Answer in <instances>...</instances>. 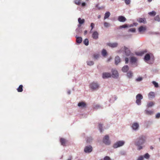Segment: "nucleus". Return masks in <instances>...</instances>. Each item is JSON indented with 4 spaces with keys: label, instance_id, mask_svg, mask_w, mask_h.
<instances>
[{
    "label": "nucleus",
    "instance_id": "f257e3e1",
    "mask_svg": "<svg viewBox=\"0 0 160 160\" xmlns=\"http://www.w3.org/2000/svg\"><path fill=\"white\" fill-rule=\"evenodd\" d=\"M146 138L145 136H142L137 139L135 144L138 147V150H140L142 148V147L141 146V145L145 142Z\"/></svg>",
    "mask_w": 160,
    "mask_h": 160
},
{
    "label": "nucleus",
    "instance_id": "f03ea898",
    "mask_svg": "<svg viewBox=\"0 0 160 160\" xmlns=\"http://www.w3.org/2000/svg\"><path fill=\"white\" fill-rule=\"evenodd\" d=\"M136 103L138 105L141 104V100L143 98L142 95L140 94H138L136 96Z\"/></svg>",
    "mask_w": 160,
    "mask_h": 160
},
{
    "label": "nucleus",
    "instance_id": "7ed1b4c3",
    "mask_svg": "<svg viewBox=\"0 0 160 160\" xmlns=\"http://www.w3.org/2000/svg\"><path fill=\"white\" fill-rule=\"evenodd\" d=\"M89 87L92 89L97 90L98 89L99 85L97 83L93 82L90 84Z\"/></svg>",
    "mask_w": 160,
    "mask_h": 160
},
{
    "label": "nucleus",
    "instance_id": "20e7f679",
    "mask_svg": "<svg viewBox=\"0 0 160 160\" xmlns=\"http://www.w3.org/2000/svg\"><path fill=\"white\" fill-rule=\"evenodd\" d=\"M109 137L108 135H106L104 137L103 140V142L106 145H109L110 143V142L109 141Z\"/></svg>",
    "mask_w": 160,
    "mask_h": 160
},
{
    "label": "nucleus",
    "instance_id": "39448f33",
    "mask_svg": "<svg viewBox=\"0 0 160 160\" xmlns=\"http://www.w3.org/2000/svg\"><path fill=\"white\" fill-rule=\"evenodd\" d=\"M124 143V142L122 141H119L115 143L113 145V147L114 148H116L118 147L122 146Z\"/></svg>",
    "mask_w": 160,
    "mask_h": 160
},
{
    "label": "nucleus",
    "instance_id": "423d86ee",
    "mask_svg": "<svg viewBox=\"0 0 160 160\" xmlns=\"http://www.w3.org/2000/svg\"><path fill=\"white\" fill-rule=\"evenodd\" d=\"M112 76L114 78H117L118 76V71L114 69H112Z\"/></svg>",
    "mask_w": 160,
    "mask_h": 160
},
{
    "label": "nucleus",
    "instance_id": "0eeeda50",
    "mask_svg": "<svg viewBox=\"0 0 160 160\" xmlns=\"http://www.w3.org/2000/svg\"><path fill=\"white\" fill-rule=\"evenodd\" d=\"M84 151L85 152L89 153L92 151V147L91 146H86L85 147Z\"/></svg>",
    "mask_w": 160,
    "mask_h": 160
},
{
    "label": "nucleus",
    "instance_id": "6e6552de",
    "mask_svg": "<svg viewBox=\"0 0 160 160\" xmlns=\"http://www.w3.org/2000/svg\"><path fill=\"white\" fill-rule=\"evenodd\" d=\"M111 76V73L108 72H104L103 73L102 75V77L103 78H106Z\"/></svg>",
    "mask_w": 160,
    "mask_h": 160
},
{
    "label": "nucleus",
    "instance_id": "1a4fd4ad",
    "mask_svg": "<svg viewBox=\"0 0 160 160\" xmlns=\"http://www.w3.org/2000/svg\"><path fill=\"white\" fill-rule=\"evenodd\" d=\"M124 52L125 53V54L127 56H128L130 55V51L129 50L128 48H127L126 47L124 46Z\"/></svg>",
    "mask_w": 160,
    "mask_h": 160
},
{
    "label": "nucleus",
    "instance_id": "9d476101",
    "mask_svg": "<svg viewBox=\"0 0 160 160\" xmlns=\"http://www.w3.org/2000/svg\"><path fill=\"white\" fill-rule=\"evenodd\" d=\"M118 20L120 22H124L126 21V19L124 16H121L118 17Z\"/></svg>",
    "mask_w": 160,
    "mask_h": 160
},
{
    "label": "nucleus",
    "instance_id": "9b49d317",
    "mask_svg": "<svg viewBox=\"0 0 160 160\" xmlns=\"http://www.w3.org/2000/svg\"><path fill=\"white\" fill-rule=\"evenodd\" d=\"M98 33L96 31L94 32L92 34V38L95 39H97L98 38Z\"/></svg>",
    "mask_w": 160,
    "mask_h": 160
},
{
    "label": "nucleus",
    "instance_id": "f8f14e48",
    "mask_svg": "<svg viewBox=\"0 0 160 160\" xmlns=\"http://www.w3.org/2000/svg\"><path fill=\"white\" fill-rule=\"evenodd\" d=\"M139 127V125L137 122L134 123L132 126V128L133 129L136 130Z\"/></svg>",
    "mask_w": 160,
    "mask_h": 160
},
{
    "label": "nucleus",
    "instance_id": "ddd939ff",
    "mask_svg": "<svg viewBox=\"0 0 160 160\" xmlns=\"http://www.w3.org/2000/svg\"><path fill=\"white\" fill-rule=\"evenodd\" d=\"M146 29L145 27H143V26H140L138 29L139 32L141 33L142 32H144Z\"/></svg>",
    "mask_w": 160,
    "mask_h": 160
},
{
    "label": "nucleus",
    "instance_id": "4468645a",
    "mask_svg": "<svg viewBox=\"0 0 160 160\" xmlns=\"http://www.w3.org/2000/svg\"><path fill=\"white\" fill-rule=\"evenodd\" d=\"M60 142L61 144V145L63 146H66V143L67 142L66 140L62 138L60 139Z\"/></svg>",
    "mask_w": 160,
    "mask_h": 160
},
{
    "label": "nucleus",
    "instance_id": "2eb2a0df",
    "mask_svg": "<svg viewBox=\"0 0 160 160\" xmlns=\"http://www.w3.org/2000/svg\"><path fill=\"white\" fill-rule=\"evenodd\" d=\"M145 113L146 114L148 115H152L153 113V111L151 110H146L145 111Z\"/></svg>",
    "mask_w": 160,
    "mask_h": 160
},
{
    "label": "nucleus",
    "instance_id": "dca6fc26",
    "mask_svg": "<svg viewBox=\"0 0 160 160\" xmlns=\"http://www.w3.org/2000/svg\"><path fill=\"white\" fill-rule=\"evenodd\" d=\"M138 21L140 23H145L146 22V19L145 18H139L138 19Z\"/></svg>",
    "mask_w": 160,
    "mask_h": 160
},
{
    "label": "nucleus",
    "instance_id": "f3484780",
    "mask_svg": "<svg viewBox=\"0 0 160 160\" xmlns=\"http://www.w3.org/2000/svg\"><path fill=\"white\" fill-rule=\"evenodd\" d=\"M108 45L112 48H115L117 46L118 44L117 43L115 42L113 43H108Z\"/></svg>",
    "mask_w": 160,
    "mask_h": 160
},
{
    "label": "nucleus",
    "instance_id": "a211bd4d",
    "mask_svg": "<svg viewBox=\"0 0 160 160\" xmlns=\"http://www.w3.org/2000/svg\"><path fill=\"white\" fill-rule=\"evenodd\" d=\"M78 106L79 107H81L82 108H84L86 107V104L85 102H79L78 104Z\"/></svg>",
    "mask_w": 160,
    "mask_h": 160
},
{
    "label": "nucleus",
    "instance_id": "6ab92c4d",
    "mask_svg": "<svg viewBox=\"0 0 160 160\" xmlns=\"http://www.w3.org/2000/svg\"><path fill=\"white\" fill-rule=\"evenodd\" d=\"M148 98H152L155 97V93L153 92H150L148 95Z\"/></svg>",
    "mask_w": 160,
    "mask_h": 160
},
{
    "label": "nucleus",
    "instance_id": "aec40b11",
    "mask_svg": "<svg viewBox=\"0 0 160 160\" xmlns=\"http://www.w3.org/2000/svg\"><path fill=\"white\" fill-rule=\"evenodd\" d=\"M120 62V59L119 57L117 56L115 58V63L117 65Z\"/></svg>",
    "mask_w": 160,
    "mask_h": 160
},
{
    "label": "nucleus",
    "instance_id": "412c9836",
    "mask_svg": "<svg viewBox=\"0 0 160 160\" xmlns=\"http://www.w3.org/2000/svg\"><path fill=\"white\" fill-rule=\"evenodd\" d=\"M128 67L127 65H126L122 67V70L124 72H126L128 70Z\"/></svg>",
    "mask_w": 160,
    "mask_h": 160
},
{
    "label": "nucleus",
    "instance_id": "4be33fe9",
    "mask_svg": "<svg viewBox=\"0 0 160 160\" xmlns=\"http://www.w3.org/2000/svg\"><path fill=\"white\" fill-rule=\"evenodd\" d=\"M76 42L78 43H80L82 41V38L81 37H76Z\"/></svg>",
    "mask_w": 160,
    "mask_h": 160
},
{
    "label": "nucleus",
    "instance_id": "5701e85b",
    "mask_svg": "<svg viewBox=\"0 0 160 160\" xmlns=\"http://www.w3.org/2000/svg\"><path fill=\"white\" fill-rule=\"evenodd\" d=\"M137 58L134 57H131L130 58V62L132 63L135 62L137 61Z\"/></svg>",
    "mask_w": 160,
    "mask_h": 160
},
{
    "label": "nucleus",
    "instance_id": "b1692460",
    "mask_svg": "<svg viewBox=\"0 0 160 160\" xmlns=\"http://www.w3.org/2000/svg\"><path fill=\"white\" fill-rule=\"evenodd\" d=\"M128 27V25L127 24H125L122 25L120 26L118 28V29H121L122 28H126Z\"/></svg>",
    "mask_w": 160,
    "mask_h": 160
},
{
    "label": "nucleus",
    "instance_id": "393cba45",
    "mask_svg": "<svg viewBox=\"0 0 160 160\" xmlns=\"http://www.w3.org/2000/svg\"><path fill=\"white\" fill-rule=\"evenodd\" d=\"M23 86L22 85H20L18 88L17 89V90L18 92H21L23 91Z\"/></svg>",
    "mask_w": 160,
    "mask_h": 160
},
{
    "label": "nucleus",
    "instance_id": "a878e982",
    "mask_svg": "<svg viewBox=\"0 0 160 160\" xmlns=\"http://www.w3.org/2000/svg\"><path fill=\"white\" fill-rule=\"evenodd\" d=\"M150 59V56L148 54L146 55L144 57V60L145 61H148Z\"/></svg>",
    "mask_w": 160,
    "mask_h": 160
},
{
    "label": "nucleus",
    "instance_id": "bb28decb",
    "mask_svg": "<svg viewBox=\"0 0 160 160\" xmlns=\"http://www.w3.org/2000/svg\"><path fill=\"white\" fill-rule=\"evenodd\" d=\"M110 15V12H106L105 14L104 19H105L108 18L109 17Z\"/></svg>",
    "mask_w": 160,
    "mask_h": 160
},
{
    "label": "nucleus",
    "instance_id": "cd10ccee",
    "mask_svg": "<svg viewBox=\"0 0 160 160\" xmlns=\"http://www.w3.org/2000/svg\"><path fill=\"white\" fill-rule=\"evenodd\" d=\"M78 20L79 23L80 24H83L85 22L84 19H81L80 18H78Z\"/></svg>",
    "mask_w": 160,
    "mask_h": 160
},
{
    "label": "nucleus",
    "instance_id": "c85d7f7f",
    "mask_svg": "<svg viewBox=\"0 0 160 160\" xmlns=\"http://www.w3.org/2000/svg\"><path fill=\"white\" fill-rule=\"evenodd\" d=\"M132 75H133L132 73L130 71L129 72L127 73V76L129 78H131L132 77Z\"/></svg>",
    "mask_w": 160,
    "mask_h": 160
},
{
    "label": "nucleus",
    "instance_id": "c756f323",
    "mask_svg": "<svg viewBox=\"0 0 160 160\" xmlns=\"http://www.w3.org/2000/svg\"><path fill=\"white\" fill-rule=\"evenodd\" d=\"M154 104V103L152 102H148L147 105V107H150L152 106H153Z\"/></svg>",
    "mask_w": 160,
    "mask_h": 160
},
{
    "label": "nucleus",
    "instance_id": "7c9ffc66",
    "mask_svg": "<svg viewBox=\"0 0 160 160\" xmlns=\"http://www.w3.org/2000/svg\"><path fill=\"white\" fill-rule=\"evenodd\" d=\"M102 54L103 56H105L107 55V52L105 49H103L102 52Z\"/></svg>",
    "mask_w": 160,
    "mask_h": 160
},
{
    "label": "nucleus",
    "instance_id": "2f4dec72",
    "mask_svg": "<svg viewBox=\"0 0 160 160\" xmlns=\"http://www.w3.org/2000/svg\"><path fill=\"white\" fill-rule=\"evenodd\" d=\"M83 43L86 46L88 45L89 44V41L88 39H85L83 41Z\"/></svg>",
    "mask_w": 160,
    "mask_h": 160
},
{
    "label": "nucleus",
    "instance_id": "473e14b6",
    "mask_svg": "<svg viewBox=\"0 0 160 160\" xmlns=\"http://www.w3.org/2000/svg\"><path fill=\"white\" fill-rule=\"evenodd\" d=\"M99 57V55L98 54H94L93 55V58L95 59H97Z\"/></svg>",
    "mask_w": 160,
    "mask_h": 160
},
{
    "label": "nucleus",
    "instance_id": "72a5a7b5",
    "mask_svg": "<svg viewBox=\"0 0 160 160\" xmlns=\"http://www.w3.org/2000/svg\"><path fill=\"white\" fill-rule=\"evenodd\" d=\"M156 12L154 11H152V12H150L148 13L151 16H154L156 14Z\"/></svg>",
    "mask_w": 160,
    "mask_h": 160
},
{
    "label": "nucleus",
    "instance_id": "f704fd0d",
    "mask_svg": "<svg viewBox=\"0 0 160 160\" xmlns=\"http://www.w3.org/2000/svg\"><path fill=\"white\" fill-rule=\"evenodd\" d=\"M87 64L89 66H91L94 64V62L92 61H89L87 62Z\"/></svg>",
    "mask_w": 160,
    "mask_h": 160
},
{
    "label": "nucleus",
    "instance_id": "c9c22d12",
    "mask_svg": "<svg viewBox=\"0 0 160 160\" xmlns=\"http://www.w3.org/2000/svg\"><path fill=\"white\" fill-rule=\"evenodd\" d=\"M75 2L76 4L79 5L81 4V0H75Z\"/></svg>",
    "mask_w": 160,
    "mask_h": 160
},
{
    "label": "nucleus",
    "instance_id": "e433bc0d",
    "mask_svg": "<svg viewBox=\"0 0 160 160\" xmlns=\"http://www.w3.org/2000/svg\"><path fill=\"white\" fill-rule=\"evenodd\" d=\"M152 83L154 85V86L155 87L158 88V87L159 86H158V83L156 82L153 81L152 82Z\"/></svg>",
    "mask_w": 160,
    "mask_h": 160
},
{
    "label": "nucleus",
    "instance_id": "4c0bfd02",
    "mask_svg": "<svg viewBox=\"0 0 160 160\" xmlns=\"http://www.w3.org/2000/svg\"><path fill=\"white\" fill-rule=\"evenodd\" d=\"M104 25L105 27L106 28L110 26V25L109 23L107 22H105L104 23Z\"/></svg>",
    "mask_w": 160,
    "mask_h": 160
},
{
    "label": "nucleus",
    "instance_id": "58836bf2",
    "mask_svg": "<svg viewBox=\"0 0 160 160\" xmlns=\"http://www.w3.org/2000/svg\"><path fill=\"white\" fill-rule=\"evenodd\" d=\"M99 128L100 132H102V125L101 124H99L98 125Z\"/></svg>",
    "mask_w": 160,
    "mask_h": 160
},
{
    "label": "nucleus",
    "instance_id": "ea45409f",
    "mask_svg": "<svg viewBox=\"0 0 160 160\" xmlns=\"http://www.w3.org/2000/svg\"><path fill=\"white\" fill-rule=\"evenodd\" d=\"M154 19L156 21H160V18L158 15L156 16L154 18Z\"/></svg>",
    "mask_w": 160,
    "mask_h": 160
},
{
    "label": "nucleus",
    "instance_id": "a19ab883",
    "mask_svg": "<svg viewBox=\"0 0 160 160\" xmlns=\"http://www.w3.org/2000/svg\"><path fill=\"white\" fill-rule=\"evenodd\" d=\"M136 31V29L135 28H131L128 30V31L129 32H135Z\"/></svg>",
    "mask_w": 160,
    "mask_h": 160
},
{
    "label": "nucleus",
    "instance_id": "79ce46f5",
    "mask_svg": "<svg viewBox=\"0 0 160 160\" xmlns=\"http://www.w3.org/2000/svg\"><path fill=\"white\" fill-rule=\"evenodd\" d=\"M100 160H111L110 158L108 156L105 157L103 159H101Z\"/></svg>",
    "mask_w": 160,
    "mask_h": 160
},
{
    "label": "nucleus",
    "instance_id": "37998d69",
    "mask_svg": "<svg viewBox=\"0 0 160 160\" xmlns=\"http://www.w3.org/2000/svg\"><path fill=\"white\" fill-rule=\"evenodd\" d=\"M144 157L148 159L149 157V155L148 153H146L144 155Z\"/></svg>",
    "mask_w": 160,
    "mask_h": 160
},
{
    "label": "nucleus",
    "instance_id": "c03bdc74",
    "mask_svg": "<svg viewBox=\"0 0 160 160\" xmlns=\"http://www.w3.org/2000/svg\"><path fill=\"white\" fill-rule=\"evenodd\" d=\"M91 26L92 28L91 29V31H92V30L93 29V28L94 27V24L93 23H92L91 24Z\"/></svg>",
    "mask_w": 160,
    "mask_h": 160
},
{
    "label": "nucleus",
    "instance_id": "a18cd8bd",
    "mask_svg": "<svg viewBox=\"0 0 160 160\" xmlns=\"http://www.w3.org/2000/svg\"><path fill=\"white\" fill-rule=\"evenodd\" d=\"M142 80V78L141 77H139L136 79V80L137 81H140Z\"/></svg>",
    "mask_w": 160,
    "mask_h": 160
},
{
    "label": "nucleus",
    "instance_id": "49530a36",
    "mask_svg": "<svg viewBox=\"0 0 160 160\" xmlns=\"http://www.w3.org/2000/svg\"><path fill=\"white\" fill-rule=\"evenodd\" d=\"M160 117V113H157L156 116V118H158Z\"/></svg>",
    "mask_w": 160,
    "mask_h": 160
},
{
    "label": "nucleus",
    "instance_id": "de8ad7c7",
    "mask_svg": "<svg viewBox=\"0 0 160 160\" xmlns=\"http://www.w3.org/2000/svg\"><path fill=\"white\" fill-rule=\"evenodd\" d=\"M143 158L142 156H141L137 160H143Z\"/></svg>",
    "mask_w": 160,
    "mask_h": 160
},
{
    "label": "nucleus",
    "instance_id": "09e8293b",
    "mask_svg": "<svg viewBox=\"0 0 160 160\" xmlns=\"http://www.w3.org/2000/svg\"><path fill=\"white\" fill-rule=\"evenodd\" d=\"M125 61L126 63H127L128 62V58H125Z\"/></svg>",
    "mask_w": 160,
    "mask_h": 160
},
{
    "label": "nucleus",
    "instance_id": "8fccbe9b",
    "mask_svg": "<svg viewBox=\"0 0 160 160\" xmlns=\"http://www.w3.org/2000/svg\"><path fill=\"white\" fill-rule=\"evenodd\" d=\"M86 5V3L85 2H83L82 3V7H84Z\"/></svg>",
    "mask_w": 160,
    "mask_h": 160
},
{
    "label": "nucleus",
    "instance_id": "3c124183",
    "mask_svg": "<svg viewBox=\"0 0 160 160\" xmlns=\"http://www.w3.org/2000/svg\"><path fill=\"white\" fill-rule=\"evenodd\" d=\"M111 59H112L111 58V57L109 58L108 59V60H107V62H109Z\"/></svg>",
    "mask_w": 160,
    "mask_h": 160
},
{
    "label": "nucleus",
    "instance_id": "603ef678",
    "mask_svg": "<svg viewBox=\"0 0 160 160\" xmlns=\"http://www.w3.org/2000/svg\"><path fill=\"white\" fill-rule=\"evenodd\" d=\"M84 32V34H86L87 33V30L85 31Z\"/></svg>",
    "mask_w": 160,
    "mask_h": 160
},
{
    "label": "nucleus",
    "instance_id": "864d4df0",
    "mask_svg": "<svg viewBox=\"0 0 160 160\" xmlns=\"http://www.w3.org/2000/svg\"><path fill=\"white\" fill-rule=\"evenodd\" d=\"M98 18H101V16L100 15H98Z\"/></svg>",
    "mask_w": 160,
    "mask_h": 160
},
{
    "label": "nucleus",
    "instance_id": "5fc2aeb1",
    "mask_svg": "<svg viewBox=\"0 0 160 160\" xmlns=\"http://www.w3.org/2000/svg\"><path fill=\"white\" fill-rule=\"evenodd\" d=\"M71 159H72V157H70L69 158L68 160H71Z\"/></svg>",
    "mask_w": 160,
    "mask_h": 160
},
{
    "label": "nucleus",
    "instance_id": "6e6d98bb",
    "mask_svg": "<svg viewBox=\"0 0 160 160\" xmlns=\"http://www.w3.org/2000/svg\"><path fill=\"white\" fill-rule=\"evenodd\" d=\"M152 1V0H148V2H151Z\"/></svg>",
    "mask_w": 160,
    "mask_h": 160
},
{
    "label": "nucleus",
    "instance_id": "4d7b16f0",
    "mask_svg": "<svg viewBox=\"0 0 160 160\" xmlns=\"http://www.w3.org/2000/svg\"><path fill=\"white\" fill-rule=\"evenodd\" d=\"M150 148L152 149H153V148L152 146H151L150 147Z\"/></svg>",
    "mask_w": 160,
    "mask_h": 160
},
{
    "label": "nucleus",
    "instance_id": "13d9d810",
    "mask_svg": "<svg viewBox=\"0 0 160 160\" xmlns=\"http://www.w3.org/2000/svg\"><path fill=\"white\" fill-rule=\"evenodd\" d=\"M87 142H90V141H88V140H87Z\"/></svg>",
    "mask_w": 160,
    "mask_h": 160
},
{
    "label": "nucleus",
    "instance_id": "bf43d9fd",
    "mask_svg": "<svg viewBox=\"0 0 160 160\" xmlns=\"http://www.w3.org/2000/svg\"><path fill=\"white\" fill-rule=\"evenodd\" d=\"M68 93L69 94H70V92H68Z\"/></svg>",
    "mask_w": 160,
    "mask_h": 160
}]
</instances>
